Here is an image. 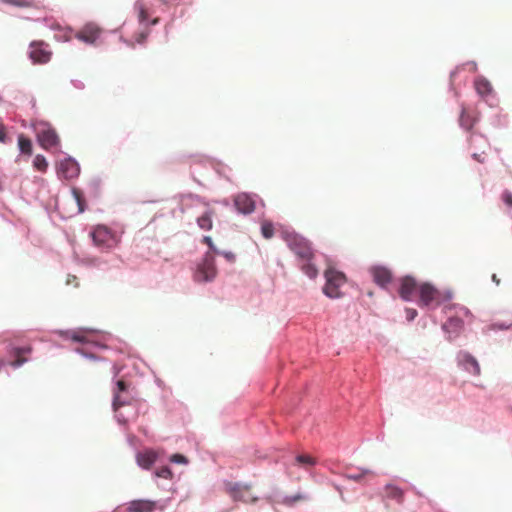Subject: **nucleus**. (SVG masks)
Returning <instances> with one entry per match:
<instances>
[{"label":"nucleus","instance_id":"nucleus-59","mask_svg":"<svg viewBox=\"0 0 512 512\" xmlns=\"http://www.w3.org/2000/svg\"><path fill=\"white\" fill-rule=\"evenodd\" d=\"M460 312L463 313L465 316H471V311L465 306L460 308Z\"/></svg>","mask_w":512,"mask_h":512},{"label":"nucleus","instance_id":"nucleus-47","mask_svg":"<svg viewBox=\"0 0 512 512\" xmlns=\"http://www.w3.org/2000/svg\"><path fill=\"white\" fill-rule=\"evenodd\" d=\"M89 186L92 191H94L96 194H98L100 191V187H101V179L99 177L93 178L90 181Z\"/></svg>","mask_w":512,"mask_h":512},{"label":"nucleus","instance_id":"nucleus-9","mask_svg":"<svg viewBox=\"0 0 512 512\" xmlns=\"http://www.w3.org/2000/svg\"><path fill=\"white\" fill-rule=\"evenodd\" d=\"M457 366L463 371L473 375H480V364L478 360L468 351L460 350L456 354Z\"/></svg>","mask_w":512,"mask_h":512},{"label":"nucleus","instance_id":"nucleus-50","mask_svg":"<svg viewBox=\"0 0 512 512\" xmlns=\"http://www.w3.org/2000/svg\"><path fill=\"white\" fill-rule=\"evenodd\" d=\"M120 402L125 401L126 403L122 406L124 407H131L132 406V396L130 394V391L128 393H124L120 395Z\"/></svg>","mask_w":512,"mask_h":512},{"label":"nucleus","instance_id":"nucleus-17","mask_svg":"<svg viewBox=\"0 0 512 512\" xmlns=\"http://www.w3.org/2000/svg\"><path fill=\"white\" fill-rule=\"evenodd\" d=\"M157 458V454L149 449L136 453V463L143 470H149L155 464Z\"/></svg>","mask_w":512,"mask_h":512},{"label":"nucleus","instance_id":"nucleus-18","mask_svg":"<svg viewBox=\"0 0 512 512\" xmlns=\"http://www.w3.org/2000/svg\"><path fill=\"white\" fill-rule=\"evenodd\" d=\"M156 502L149 499H135L128 503V512H153Z\"/></svg>","mask_w":512,"mask_h":512},{"label":"nucleus","instance_id":"nucleus-56","mask_svg":"<svg viewBox=\"0 0 512 512\" xmlns=\"http://www.w3.org/2000/svg\"><path fill=\"white\" fill-rule=\"evenodd\" d=\"M120 41L122 43H124L125 45H127L128 47H132V48L135 47L134 43L131 40H128V39L124 38L123 36L120 37Z\"/></svg>","mask_w":512,"mask_h":512},{"label":"nucleus","instance_id":"nucleus-33","mask_svg":"<svg viewBox=\"0 0 512 512\" xmlns=\"http://www.w3.org/2000/svg\"><path fill=\"white\" fill-rule=\"evenodd\" d=\"M358 470V473H346L344 477L348 480L359 482L365 475L373 473L372 470L364 467H359Z\"/></svg>","mask_w":512,"mask_h":512},{"label":"nucleus","instance_id":"nucleus-31","mask_svg":"<svg viewBox=\"0 0 512 512\" xmlns=\"http://www.w3.org/2000/svg\"><path fill=\"white\" fill-rule=\"evenodd\" d=\"M490 124L495 128H504L508 124L507 116L499 112L490 116Z\"/></svg>","mask_w":512,"mask_h":512},{"label":"nucleus","instance_id":"nucleus-32","mask_svg":"<svg viewBox=\"0 0 512 512\" xmlns=\"http://www.w3.org/2000/svg\"><path fill=\"white\" fill-rule=\"evenodd\" d=\"M33 167L39 172H46L48 169V161L42 154L35 155L33 159Z\"/></svg>","mask_w":512,"mask_h":512},{"label":"nucleus","instance_id":"nucleus-6","mask_svg":"<svg viewBox=\"0 0 512 512\" xmlns=\"http://www.w3.org/2000/svg\"><path fill=\"white\" fill-rule=\"evenodd\" d=\"M81 167L73 156L67 155L56 165V174L59 179L73 180L79 177Z\"/></svg>","mask_w":512,"mask_h":512},{"label":"nucleus","instance_id":"nucleus-7","mask_svg":"<svg viewBox=\"0 0 512 512\" xmlns=\"http://www.w3.org/2000/svg\"><path fill=\"white\" fill-rule=\"evenodd\" d=\"M258 195L250 192H241L234 197V207L239 214L250 215L256 208Z\"/></svg>","mask_w":512,"mask_h":512},{"label":"nucleus","instance_id":"nucleus-34","mask_svg":"<svg viewBox=\"0 0 512 512\" xmlns=\"http://www.w3.org/2000/svg\"><path fill=\"white\" fill-rule=\"evenodd\" d=\"M261 234L265 239H270L275 234L274 225L270 221H265L261 224Z\"/></svg>","mask_w":512,"mask_h":512},{"label":"nucleus","instance_id":"nucleus-58","mask_svg":"<svg viewBox=\"0 0 512 512\" xmlns=\"http://www.w3.org/2000/svg\"><path fill=\"white\" fill-rule=\"evenodd\" d=\"M91 344L100 349H107V346L100 341H92Z\"/></svg>","mask_w":512,"mask_h":512},{"label":"nucleus","instance_id":"nucleus-40","mask_svg":"<svg viewBox=\"0 0 512 512\" xmlns=\"http://www.w3.org/2000/svg\"><path fill=\"white\" fill-rule=\"evenodd\" d=\"M75 353L81 355L83 358L85 359H88V360H92V361H101L103 360V358L97 356L96 354L94 353H91V352H88L82 348H75Z\"/></svg>","mask_w":512,"mask_h":512},{"label":"nucleus","instance_id":"nucleus-53","mask_svg":"<svg viewBox=\"0 0 512 512\" xmlns=\"http://www.w3.org/2000/svg\"><path fill=\"white\" fill-rule=\"evenodd\" d=\"M70 83L77 90H84L86 87L85 83L78 79H71Z\"/></svg>","mask_w":512,"mask_h":512},{"label":"nucleus","instance_id":"nucleus-16","mask_svg":"<svg viewBox=\"0 0 512 512\" xmlns=\"http://www.w3.org/2000/svg\"><path fill=\"white\" fill-rule=\"evenodd\" d=\"M117 373L115 372L113 377V399H112V409L116 410L117 406H121L125 404V401L120 402V395L124 393H128L130 390L129 383L124 379H117Z\"/></svg>","mask_w":512,"mask_h":512},{"label":"nucleus","instance_id":"nucleus-48","mask_svg":"<svg viewBox=\"0 0 512 512\" xmlns=\"http://www.w3.org/2000/svg\"><path fill=\"white\" fill-rule=\"evenodd\" d=\"M406 319L408 322H412L418 315V312L414 308H405Z\"/></svg>","mask_w":512,"mask_h":512},{"label":"nucleus","instance_id":"nucleus-3","mask_svg":"<svg viewBox=\"0 0 512 512\" xmlns=\"http://www.w3.org/2000/svg\"><path fill=\"white\" fill-rule=\"evenodd\" d=\"M215 257L210 253H204L194 270V281L198 283L212 282L217 275Z\"/></svg>","mask_w":512,"mask_h":512},{"label":"nucleus","instance_id":"nucleus-15","mask_svg":"<svg viewBox=\"0 0 512 512\" xmlns=\"http://www.w3.org/2000/svg\"><path fill=\"white\" fill-rule=\"evenodd\" d=\"M100 27L93 23H86L77 33L76 38L86 44L93 45L100 36Z\"/></svg>","mask_w":512,"mask_h":512},{"label":"nucleus","instance_id":"nucleus-55","mask_svg":"<svg viewBox=\"0 0 512 512\" xmlns=\"http://www.w3.org/2000/svg\"><path fill=\"white\" fill-rule=\"evenodd\" d=\"M471 157H472L475 161H477V162H479V163H484V161H485V158L483 157V153H473V154L471 155Z\"/></svg>","mask_w":512,"mask_h":512},{"label":"nucleus","instance_id":"nucleus-60","mask_svg":"<svg viewBox=\"0 0 512 512\" xmlns=\"http://www.w3.org/2000/svg\"><path fill=\"white\" fill-rule=\"evenodd\" d=\"M191 176L193 178V180L200 186H204L203 183L195 176V171L194 170H191Z\"/></svg>","mask_w":512,"mask_h":512},{"label":"nucleus","instance_id":"nucleus-30","mask_svg":"<svg viewBox=\"0 0 512 512\" xmlns=\"http://www.w3.org/2000/svg\"><path fill=\"white\" fill-rule=\"evenodd\" d=\"M295 462L298 466L301 467H310L317 464V460L314 457L301 453L295 456Z\"/></svg>","mask_w":512,"mask_h":512},{"label":"nucleus","instance_id":"nucleus-38","mask_svg":"<svg viewBox=\"0 0 512 512\" xmlns=\"http://www.w3.org/2000/svg\"><path fill=\"white\" fill-rule=\"evenodd\" d=\"M150 35V27L142 28V30L135 35V42L139 45H144Z\"/></svg>","mask_w":512,"mask_h":512},{"label":"nucleus","instance_id":"nucleus-54","mask_svg":"<svg viewBox=\"0 0 512 512\" xmlns=\"http://www.w3.org/2000/svg\"><path fill=\"white\" fill-rule=\"evenodd\" d=\"M461 307H463V306L460 304L452 303V304H448L447 306H445L444 310H445V312L452 311V310H455L456 312H460Z\"/></svg>","mask_w":512,"mask_h":512},{"label":"nucleus","instance_id":"nucleus-57","mask_svg":"<svg viewBox=\"0 0 512 512\" xmlns=\"http://www.w3.org/2000/svg\"><path fill=\"white\" fill-rule=\"evenodd\" d=\"M464 66H471L474 72L477 70V63L475 61H467L466 63L462 64V67Z\"/></svg>","mask_w":512,"mask_h":512},{"label":"nucleus","instance_id":"nucleus-24","mask_svg":"<svg viewBox=\"0 0 512 512\" xmlns=\"http://www.w3.org/2000/svg\"><path fill=\"white\" fill-rule=\"evenodd\" d=\"M384 489L387 491V497L395 500L397 503L402 504L404 502V490L399 486H396L392 483H387L384 486Z\"/></svg>","mask_w":512,"mask_h":512},{"label":"nucleus","instance_id":"nucleus-62","mask_svg":"<svg viewBox=\"0 0 512 512\" xmlns=\"http://www.w3.org/2000/svg\"><path fill=\"white\" fill-rule=\"evenodd\" d=\"M334 487H335V489H336L337 491H339V493H340V495H341V498H342V499H344V497H343L342 487H341V486H339V485H337V484H335V485H334Z\"/></svg>","mask_w":512,"mask_h":512},{"label":"nucleus","instance_id":"nucleus-51","mask_svg":"<svg viewBox=\"0 0 512 512\" xmlns=\"http://www.w3.org/2000/svg\"><path fill=\"white\" fill-rule=\"evenodd\" d=\"M487 105H489L491 108L496 107L498 104V100L496 96L492 93L490 96H485L483 98Z\"/></svg>","mask_w":512,"mask_h":512},{"label":"nucleus","instance_id":"nucleus-28","mask_svg":"<svg viewBox=\"0 0 512 512\" xmlns=\"http://www.w3.org/2000/svg\"><path fill=\"white\" fill-rule=\"evenodd\" d=\"M32 351L33 347L31 345L16 346L13 344H9L6 347V352L10 357H18L23 354H31Z\"/></svg>","mask_w":512,"mask_h":512},{"label":"nucleus","instance_id":"nucleus-43","mask_svg":"<svg viewBox=\"0 0 512 512\" xmlns=\"http://www.w3.org/2000/svg\"><path fill=\"white\" fill-rule=\"evenodd\" d=\"M13 358L14 359L12 361L7 363L13 369H19L20 367H22L25 363H27L29 361L28 358H20L19 356L18 357H13Z\"/></svg>","mask_w":512,"mask_h":512},{"label":"nucleus","instance_id":"nucleus-1","mask_svg":"<svg viewBox=\"0 0 512 512\" xmlns=\"http://www.w3.org/2000/svg\"><path fill=\"white\" fill-rule=\"evenodd\" d=\"M324 278L323 294L330 299H340L343 296L340 287L347 281L346 275L342 271L328 267L324 272Z\"/></svg>","mask_w":512,"mask_h":512},{"label":"nucleus","instance_id":"nucleus-20","mask_svg":"<svg viewBox=\"0 0 512 512\" xmlns=\"http://www.w3.org/2000/svg\"><path fill=\"white\" fill-rule=\"evenodd\" d=\"M314 257H308L307 259H300L299 261V268L300 270L310 279L317 278L319 271L314 263Z\"/></svg>","mask_w":512,"mask_h":512},{"label":"nucleus","instance_id":"nucleus-4","mask_svg":"<svg viewBox=\"0 0 512 512\" xmlns=\"http://www.w3.org/2000/svg\"><path fill=\"white\" fill-rule=\"evenodd\" d=\"M28 58L34 65L47 64L52 58L49 45L43 40H33L29 44Z\"/></svg>","mask_w":512,"mask_h":512},{"label":"nucleus","instance_id":"nucleus-52","mask_svg":"<svg viewBox=\"0 0 512 512\" xmlns=\"http://www.w3.org/2000/svg\"><path fill=\"white\" fill-rule=\"evenodd\" d=\"M462 68V65L456 66L453 70L450 71L449 78H450V89H453V79L458 75Z\"/></svg>","mask_w":512,"mask_h":512},{"label":"nucleus","instance_id":"nucleus-41","mask_svg":"<svg viewBox=\"0 0 512 512\" xmlns=\"http://www.w3.org/2000/svg\"><path fill=\"white\" fill-rule=\"evenodd\" d=\"M70 340L75 343H80V344L88 343L87 338L82 333H80L79 331H75V330L73 331V334L70 335Z\"/></svg>","mask_w":512,"mask_h":512},{"label":"nucleus","instance_id":"nucleus-39","mask_svg":"<svg viewBox=\"0 0 512 512\" xmlns=\"http://www.w3.org/2000/svg\"><path fill=\"white\" fill-rule=\"evenodd\" d=\"M169 461L173 464H182L187 465L189 463V459L182 453H174L170 455Z\"/></svg>","mask_w":512,"mask_h":512},{"label":"nucleus","instance_id":"nucleus-5","mask_svg":"<svg viewBox=\"0 0 512 512\" xmlns=\"http://www.w3.org/2000/svg\"><path fill=\"white\" fill-rule=\"evenodd\" d=\"M90 237L95 246L102 251L111 249L116 244L113 232L105 225H97L90 232Z\"/></svg>","mask_w":512,"mask_h":512},{"label":"nucleus","instance_id":"nucleus-14","mask_svg":"<svg viewBox=\"0 0 512 512\" xmlns=\"http://www.w3.org/2000/svg\"><path fill=\"white\" fill-rule=\"evenodd\" d=\"M417 288V281L411 275H405L400 279L398 293L404 302H411Z\"/></svg>","mask_w":512,"mask_h":512},{"label":"nucleus","instance_id":"nucleus-25","mask_svg":"<svg viewBox=\"0 0 512 512\" xmlns=\"http://www.w3.org/2000/svg\"><path fill=\"white\" fill-rule=\"evenodd\" d=\"M18 150L21 155L31 156L33 153V143L30 138L25 136L24 134L18 135Z\"/></svg>","mask_w":512,"mask_h":512},{"label":"nucleus","instance_id":"nucleus-2","mask_svg":"<svg viewBox=\"0 0 512 512\" xmlns=\"http://www.w3.org/2000/svg\"><path fill=\"white\" fill-rule=\"evenodd\" d=\"M283 238L290 250L296 255L297 260L314 257L312 243L304 236L296 233L295 231H286L283 234Z\"/></svg>","mask_w":512,"mask_h":512},{"label":"nucleus","instance_id":"nucleus-44","mask_svg":"<svg viewBox=\"0 0 512 512\" xmlns=\"http://www.w3.org/2000/svg\"><path fill=\"white\" fill-rule=\"evenodd\" d=\"M453 297V292L450 289H447L444 291V293L441 292L440 296H438L437 299V305L442 304L443 302L450 301Z\"/></svg>","mask_w":512,"mask_h":512},{"label":"nucleus","instance_id":"nucleus-19","mask_svg":"<svg viewBox=\"0 0 512 512\" xmlns=\"http://www.w3.org/2000/svg\"><path fill=\"white\" fill-rule=\"evenodd\" d=\"M478 121H479V117L473 116L466 110V108L463 105L461 106L458 122H459V126L463 130H465V131L472 130Z\"/></svg>","mask_w":512,"mask_h":512},{"label":"nucleus","instance_id":"nucleus-29","mask_svg":"<svg viewBox=\"0 0 512 512\" xmlns=\"http://www.w3.org/2000/svg\"><path fill=\"white\" fill-rule=\"evenodd\" d=\"M153 475L156 478H161L164 480L171 481L173 479V471L169 465H163V466L157 467L154 470Z\"/></svg>","mask_w":512,"mask_h":512},{"label":"nucleus","instance_id":"nucleus-26","mask_svg":"<svg viewBox=\"0 0 512 512\" xmlns=\"http://www.w3.org/2000/svg\"><path fill=\"white\" fill-rule=\"evenodd\" d=\"M71 195L77 204V213L78 214L84 213L87 210L88 206H87L83 192L79 188L72 187Z\"/></svg>","mask_w":512,"mask_h":512},{"label":"nucleus","instance_id":"nucleus-13","mask_svg":"<svg viewBox=\"0 0 512 512\" xmlns=\"http://www.w3.org/2000/svg\"><path fill=\"white\" fill-rule=\"evenodd\" d=\"M225 491L229 494L235 502H246L243 490L248 491L251 488V484L247 482H233L229 480L223 481Z\"/></svg>","mask_w":512,"mask_h":512},{"label":"nucleus","instance_id":"nucleus-21","mask_svg":"<svg viewBox=\"0 0 512 512\" xmlns=\"http://www.w3.org/2000/svg\"><path fill=\"white\" fill-rule=\"evenodd\" d=\"M133 407H124V406H117L116 410L114 411V417L115 420L119 425H126L131 418L135 416V413L132 411Z\"/></svg>","mask_w":512,"mask_h":512},{"label":"nucleus","instance_id":"nucleus-11","mask_svg":"<svg viewBox=\"0 0 512 512\" xmlns=\"http://www.w3.org/2000/svg\"><path fill=\"white\" fill-rule=\"evenodd\" d=\"M418 293V305L426 307L431 305L433 302L437 304V299L438 296H440L441 291H439L433 284L425 282L418 287Z\"/></svg>","mask_w":512,"mask_h":512},{"label":"nucleus","instance_id":"nucleus-27","mask_svg":"<svg viewBox=\"0 0 512 512\" xmlns=\"http://www.w3.org/2000/svg\"><path fill=\"white\" fill-rule=\"evenodd\" d=\"M308 501L310 500V496L304 492H297L294 495H284L280 501L281 504L287 507H293L298 501Z\"/></svg>","mask_w":512,"mask_h":512},{"label":"nucleus","instance_id":"nucleus-49","mask_svg":"<svg viewBox=\"0 0 512 512\" xmlns=\"http://www.w3.org/2000/svg\"><path fill=\"white\" fill-rule=\"evenodd\" d=\"M187 198L191 199V200H195V201H198L206 206L209 205V202L206 200V198L198 195V194H194V193H189L186 195Z\"/></svg>","mask_w":512,"mask_h":512},{"label":"nucleus","instance_id":"nucleus-61","mask_svg":"<svg viewBox=\"0 0 512 512\" xmlns=\"http://www.w3.org/2000/svg\"><path fill=\"white\" fill-rule=\"evenodd\" d=\"M491 280L493 283H495L497 286L500 285V279L497 277L496 274H492Z\"/></svg>","mask_w":512,"mask_h":512},{"label":"nucleus","instance_id":"nucleus-23","mask_svg":"<svg viewBox=\"0 0 512 512\" xmlns=\"http://www.w3.org/2000/svg\"><path fill=\"white\" fill-rule=\"evenodd\" d=\"M213 213V210L206 209L202 215L197 217L196 223L201 230L210 231L213 228Z\"/></svg>","mask_w":512,"mask_h":512},{"label":"nucleus","instance_id":"nucleus-12","mask_svg":"<svg viewBox=\"0 0 512 512\" xmlns=\"http://www.w3.org/2000/svg\"><path fill=\"white\" fill-rule=\"evenodd\" d=\"M448 341H453L460 336L464 329V321L457 316H450L441 325Z\"/></svg>","mask_w":512,"mask_h":512},{"label":"nucleus","instance_id":"nucleus-45","mask_svg":"<svg viewBox=\"0 0 512 512\" xmlns=\"http://www.w3.org/2000/svg\"><path fill=\"white\" fill-rule=\"evenodd\" d=\"M73 331L72 329H57L54 333L64 340H70V335L73 334Z\"/></svg>","mask_w":512,"mask_h":512},{"label":"nucleus","instance_id":"nucleus-42","mask_svg":"<svg viewBox=\"0 0 512 512\" xmlns=\"http://www.w3.org/2000/svg\"><path fill=\"white\" fill-rule=\"evenodd\" d=\"M215 255L223 256L227 262L234 263L236 261V255L230 250H218Z\"/></svg>","mask_w":512,"mask_h":512},{"label":"nucleus","instance_id":"nucleus-37","mask_svg":"<svg viewBox=\"0 0 512 512\" xmlns=\"http://www.w3.org/2000/svg\"><path fill=\"white\" fill-rule=\"evenodd\" d=\"M489 329L492 331H505L512 329V322L496 321L489 325Z\"/></svg>","mask_w":512,"mask_h":512},{"label":"nucleus","instance_id":"nucleus-35","mask_svg":"<svg viewBox=\"0 0 512 512\" xmlns=\"http://www.w3.org/2000/svg\"><path fill=\"white\" fill-rule=\"evenodd\" d=\"M3 4L12 5L19 8H28L34 5L35 0H0Z\"/></svg>","mask_w":512,"mask_h":512},{"label":"nucleus","instance_id":"nucleus-63","mask_svg":"<svg viewBox=\"0 0 512 512\" xmlns=\"http://www.w3.org/2000/svg\"><path fill=\"white\" fill-rule=\"evenodd\" d=\"M413 490L416 493V495L423 497V494L416 487H413Z\"/></svg>","mask_w":512,"mask_h":512},{"label":"nucleus","instance_id":"nucleus-8","mask_svg":"<svg viewBox=\"0 0 512 512\" xmlns=\"http://www.w3.org/2000/svg\"><path fill=\"white\" fill-rule=\"evenodd\" d=\"M41 125L44 126V129L37 133V143L45 150L59 146L60 139L56 130L48 122L42 121Z\"/></svg>","mask_w":512,"mask_h":512},{"label":"nucleus","instance_id":"nucleus-46","mask_svg":"<svg viewBox=\"0 0 512 512\" xmlns=\"http://www.w3.org/2000/svg\"><path fill=\"white\" fill-rule=\"evenodd\" d=\"M501 199L502 201L504 202V204L510 208H512V192L509 191V190H504L502 192V196H501Z\"/></svg>","mask_w":512,"mask_h":512},{"label":"nucleus","instance_id":"nucleus-64","mask_svg":"<svg viewBox=\"0 0 512 512\" xmlns=\"http://www.w3.org/2000/svg\"><path fill=\"white\" fill-rule=\"evenodd\" d=\"M215 171H216V173H217L219 176H224V175H223V173H222V171H221L220 169L215 168Z\"/></svg>","mask_w":512,"mask_h":512},{"label":"nucleus","instance_id":"nucleus-36","mask_svg":"<svg viewBox=\"0 0 512 512\" xmlns=\"http://www.w3.org/2000/svg\"><path fill=\"white\" fill-rule=\"evenodd\" d=\"M202 243L206 244L208 247V250L205 253H210V255L215 257V254L218 253L219 248L215 245L212 237L209 235H204L202 237Z\"/></svg>","mask_w":512,"mask_h":512},{"label":"nucleus","instance_id":"nucleus-22","mask_svg":"<svg viewBox=\"0 0 512 512\" xmlns=\"http://www.w3.org/2000/svg\"><path fill=\"white\" fill-rule=\"evenodd\" d=\"M475 90L477 94L484 98L485 96H490L493 93V88L491 83L483 76H479L474 81Z\"/></svg>","mask_w":512,"mask_h":512},{"label":"nucleus","instance_id":"nucleus-10","mask_svg":"<svg viewBox=\"0 0 512 512\" xmlns=\"http://www.w3.org/2000/svg\"><path fill=\"white\" fill-rule=\"evenodd\" d=\"M369 273L374 283L381 289H386L393 279L392 271L381 264L371 266L369 268Z\"/></svg>","mask_w":512,"mask_h":512}]
</instances>
